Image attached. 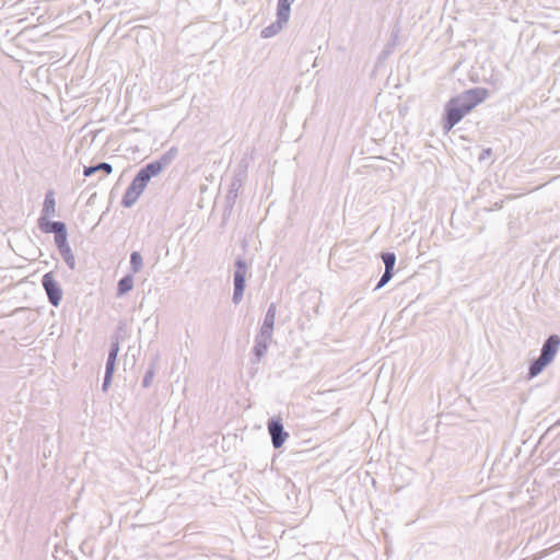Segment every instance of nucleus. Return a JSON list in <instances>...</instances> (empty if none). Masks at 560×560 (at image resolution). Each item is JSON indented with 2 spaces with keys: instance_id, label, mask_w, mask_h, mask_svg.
I'll return each instance as SVG.
<instances>
[{
  "instance_id": "5701e85b",
  "label": "nucleus",
  "mask_w": 560,
  "mask_h": 560,
  "mask_svg": "<svg viewBox=\"0 0 560 560\" xmlns=\"http://www.w3.org/2000/svg\"><path fill=\"white\" fill-rule=\"evenodd\" d=\"M139 197V195L126 189L125 194L122 195L120 203L124 208H131L137 202Z\"/></svg>"
},
{
  "instance_id": "a878e982",
  "label": "nucleus",
  "mask_w": 560,
  "mask_h": 560,
  "mask_svg": "<svg viewBox=\"0 0 560 560\" xmlns=\"http://www.w3.org/2000/svg\"><path fill=\"white\" fill-rule=\"evenodd\" d=\"M116 359H109L107 358L106 364H105V375L114 376L115 368H116Z\"/></svg>"
},
{
  "instance_id": "aec40b11",
  "label": "nucleus",
  "mask_w": 560,
  "mask_h": 560,
  "mask_svg": "<svg viewBox=\"0 0 560 560\" xmlns=\"http://www.w3.org/2000/svg\"><path fill=\"white\" fill-rule=\"evenodd\" d=\"M382 261L385 266L386 271H395L396 265V254L394 252H383L381 253Z\"/></svg>"
},
{
  "instance_id": "412c9836",
  "label": "nucleus",
  "mask_w": 560,
  "mask_h": 560,
  "mask_svg": "<svg viewBox=\"0 0 560 560\" xmlns=\"http://www.w3.org/2000/svg\"><path fill=\"white\" fill-rule=\"evenodd\" d=\"M143 266V258L141 256V254L137 250L132 252L130 254V270H131V273H137L141 270Z\"/></svg>"
},
{
  "instance_id": "6ab92c4d",
  "label": "nucleus",
  "mask_w": 560,
  "mask_h": 560,
  "mask_svg": "<svg viewBox=\"0 0 560 560\" xmlns=\"http://www.w3.org/2000/svg\"><path fill=\"white\" fill-rule=\"evenodd\" d=\"M398 30L392 32L390 39L382 50L380 59H386L394 51V48L396 47L398 40Z\"/></svg>"
},
{
  "instance_id": "423d86ee",
  "label": "nucleus",
  "mask_w": 560,
  "mask_h": 560,
  "mask_svg": "<svg viewBox=\"0 0 560 560\" xmlns=\"http://www.w3.org/2000/svg\"><path fill=\"white\" fill-rule=\"evenodd\" d=\"M268 433L271 438V444L273 448L278 450L283 446L289 433L284 430L283 421L281 417H272L267 423Z\"/></svg>"
},
{
  "instance_id": "cd10ccee",
  "label": "nucleus",
  "mask_w": 560,
  "mask_h": 560,
  "mask_svg": "<svg viewBox=\"0 0 560 560\" xmlns=\"http://www.w3.org/2000/svg\"><path fill=\"white\" fill-rule=\"evenodd\" d=\"M126 189L139 196H141L142 192L144 191V189L138 186L135 180H131V183L128 185Z\"/></svg>"
},
{
  "instance_id": "f257e3e1",
  "label": "nucleus",
  "mask_w": 560,
  "mask_h": 560,
  "mask_svg": "<svg viewBox=\"0 0 560 560\" xmlns=\"http://www.w3.org/2000/svg\"><path fill=\"white\" fill-rule=\"evenodd\" d=\"M490 95L486 88L476 86L452 96L444 105L441 125L445 133L459 124L466 115L485 102Z\"/></svg>"
},
{
  "instance_id": "7ed1b4c3",
  "label": "nucleus",
  "mask_w": 560,
  "mask_h": 560,
  "mask_svg": "<svg viewBox=\"0 0 560 560\" xmlns=\"http://www.w3.org/2000/svg\"><path fill=\"white\" fill-rule=\"evenodd\" d=\"M246 165H240L238 170H236L233 174L231 184L229 186L228 194L225 196L224 209L222 213V220L225 222L232 214L233 208L235 206L236 199L238 197L240 190L244 185V180L247 176Z\"/></svg>"
},
{
  "instance_id": "9b49d317",
  "label": "nucleus",
  "mask_w": 560,
  "mask_h": 560,
  "mask_svg": "<svg viewBox=\"0 0 560 560\" xmlns=\"http://www.w3.org/2000/svg\"><path fill=\"white\" fill-rule=\"evenodd\" d=\"M276 314H277V305L276 303H270L267 312L265 314L262 324L260 326L259 331H262V335L273 334L275 328V320H276Z\"/></svg>"
},
{
  "instance_id": "20e7f679",
  "label": "nucleus",
  "mask_w": 560,
  "mask_h": 560,
  "mask_svg": "<svg viewBox=\"0 0 560 560\" xmlns=\"http://www.w3.org/2000/svg\"><path fill=\"white\" fill-rule=\"evenodd\" d=\"M248 265L244 257L238 256L234 261L232 302L237 305L245 292Z\"/></svg>"
},
{
  "instance_id": "9d476101",
  "label": "nucleus",
  "mask_w": 560,
  "mask_h": 560,
  "mask_svg": "<svg viewBox=\"0 0 560 560\" xmlns=\"http://www.w3.org/2000/svg\"><path fill=\"white\" fill-rule=\"evenodd\" d=\"M559 348H560V336L557 334H551L544 341L539 355H541L542 358L548 360L550 363H552L558 351H559Z\"/></svg>"
},
{
  "instance_id": "a211bd4d",
  "label": "nucleus",
  "mask_w": 560,
  "mask_h": 560,
  "mask_svg": "<svg viewBox=\"0 0 560 560\" xmlns=\"http://www.w3.org/2000/svg\"><path fill=\"white\" fill-rule=\"evenodd\" d=\"M287 24L285 22H281L279 19H277L275 22H272L270 25L262 28L260 36L262 38H270L277 35L283 27V25Z\"/></svg>"
},
{
  "instance_id": "c85d7f7f",
  "label": "nucleus",
  "mask_w": 560,
  "mask_h": 560,
  "mask_svg": "<svg viewBox=\"0 0 560 560\" xmlns=\"http://www.w3.org/2000/svg\"><path fill=\"white\" fill-rule=\"evenodd\" d=\"M112 381H113V376L110 375H105L104 374V377H103V383H102V390L104 393H106L112 384Z\"/></svg>"
},
{
  "instance_id": "2eb2a0df",
  "label": "nucleus",
  "mask_w": 560,
  "mask_h": 560,
  "mask_svg": "<svg viewBox=\"0 0 560 560\" xmlns=\"http://www.w3.org/2000/svg\"><path fill=\"white\" fill-rule=\"evenodd\" d=\"M97 172H103L104 174L109 175L113 172V165L108 162H98L83 167L84 177H90Z\"/></svg>"
},
{
  "instance_id": "f8f14e48",
  "label": "nucleus",
  "mask_w": 560,
  "mask_h": 560,
  "mask_svg": "<svg viewBox=\"0 0 560 560\" xmlns=\"http://www.w3.org/2000/svg\"><path fill=\"white\" fill-rule=\"evenodd\" d=\"M56 213V199L54 190L49 189L45 194L43 208L39 218H51Z\"/></svg>"
},
{
  "instance_id": "39448f33",
  "label": "nucleus",
  "mask_w": 560,
  "mask_h": 560,
  "mask_svg": "<svg viewBox=\"0 0 560 560\" xmlns=\"http://www.w3.org/2000/svg\"><path fill=\"white\" fill-rule=\"evenodd\" d=\"M42 285L46 292L50 305L58 307L62 301L63 291L51 271L45 273L42 277Z\"/></svg>"
},
{
  "instance_id": "4468645a",
  "label": "nucleus",
  "mask_w": 560,
  "mask_h": 560,
  "mask_svg": "<svg viewBox=\"0 0 560 560\" xmlns=\"http://www.w3.org/2000/svg\"><path fill=\"white\" fill-rule=\"evenodd\" d=\"M135 278L132 273H126L121 277L116 287V296L121 298L133 289Z\"/></svg>"
},
{
  "instance_id": "f03ea898",
  "label": "nucleus",
  "mask_w": 560,
  "mask_h": 560,
  "mask_svg": "<svg viewBox=\"0 0 560 560\" xmlns=\"http://www.w3.org/2000/svg\"><path fill=\"white\" fill-rule=\"evenodd\" d=\"M178 155V148L172 147L165 151L159 159L151 161L140 167L132 180L138 186L145 189L150 180L159 176L167 166H170Z\"/></svg>"
},
{
  "instance_id": "4be33fe9",
  "label": "nucleus",
  "mask_w": 560,
  "mask_h": 560,
  "mask_svg": "<svg viewBox=\"0 0 560 560\" xmlns=\"http://www.w3.org/2000/svg\"><path fill=\"white\" fill-rule=\"evenodd\" d=\"M119 350H120V337L118 335H114L110 340V346H109L107 358L117 360Z\"/></svg>"
},
{
  "instance_id": "dca6fc26",
  "label": "nucleus",
  "mask_w": 560,
  "mask_h": 560,
  "mask_svg": "<svg viewBox=\"0 0 560 560\" xmlns=\"http://www.w3.org/2000/svg\"><path fill=\"white\" fill-rule=\"evenodd\" d=\"M158 361H159V354H155L151 362L149 363V366L144 373L143 380H142V387L148 388L152 385V382L154 380L156 369H158Z\"/></svg>"
},
{
  "instance_id": "ddd939ff",
  "label": "nucleus",
  "mask_w": 560,
  "mask_h": 560,
  "mask_svg": "<svg viewBox=\"0 0 560 560\" xmlns=\"http://www.w3.org/2000/svg\"><path fill=\"white\" fill-rule=\"evenodd\" d=\"M549 364L551 363L541 355H539L536 359H533L528 365L527 378L532 380L538 376Z\"/></svg>"
},
{
  "instance_id": "0eeeda50",
  "label": "nucleus",
  "mask_w": 560,
  "mask_h": 560,
  "mask_svg": "<svg viewBox=\"0 0 560 560\" xmlns=\"http://www.w3.org/2000/svg\"><path fill=\"white\" fill-rule=\"evenodd\" d=\"M55 245L62 257L65 264L70 270H74L77 266L74 254L68 242V232L63 235L54 237Z\"/></svg>"
},
{
  "instance_id": "f3484780",
  "label": "nucleus",
  "mask_w": 560,
  "mask_h": 560,
  "mask_svg": "<svg viewBox=\"0 0 560 560\" xmlns=\"http://www.w3.org/2000/svg\"><path fill=\"white\" fill-rule=\"evenodd\" d=\"M292 3L293 2L290 0H278L276 13L277 19H279L281 22L288 23Z\"/></svg>"
},
{
  "instance_id": "bb28decb",
  "label": "nucleus",
  "mask_w": 560,
  "mask_h": 560,
  "mask_svg": "<svg viewBox=\"0 0 560 560\" xmlns=\"http://www.w3.org/2000/svg\"><path fill=\"white\" fill-rule=\"evenodd\" d=\"M492 153H493V151L491 148L483 149L478 156L479 162L487 161L488 159H490L492 156Z\"/></svg>"
},
{
  "instance_id": "6e6552de",
  "label": "nucleus",
  "mask_w": 560,
  "mask_h": 560,
  "mask_svg": "<svg viewBox=\"0 0 560 560\" xmlns=\"http://www.w3.org/2000/svg\"><path fill=\"white\" fill-rule=\"evenodd\" d=\"M272 338L271 334L262 335V331H258L254 339V347L252 349V354L254 359H252L253 363H258L267 353L269 342Z\"/></svg>"
},
{
  "instance_id": "393cba45",
  "label": "nucleus",
  "mask_w": 560,
  "mask_h": 560,
  "mask_svg": "<svg viewBox=\"0 0 560 560\" xmlns=\"http://www.w3.org/2000/svg\"><path fill=\"white\" fill-rule=\"evenodd\" d=\"M395 271H386L384 270L383 275L381 276L378 282L376 283L374 291H377L385 287L394 277Z\"/></svg>"
},
{
  "instance_id": "1a4fd4ad",
  "label": "nucleus",
  "mask_w": 560,
  "mask_h": 560,
  "mask_svg": "<svg viewBox=\"0 0 560 560\" xmlns=\"http://www.w3.org/2000/svg\"><path fill=\"white\" fill-rule=\"evenodd\" d=\"M38 229L45 234H54V237L63 235L68 232L67 225L62 221H52L50 218H38Z\"/></svg>"
},
{
  "instance_id": "b1692460",
  "label": "nucleus",
  "mask_w": 560,
  "mask_h": 560,
  "mask_svg": "<svg viewBox=\"0 0 560 560\" xmlns=\"http://www.w3.org/2000/svg\"><path fill=\"white\" fill-rule=\"evenodd\" d=\"M139 197V195L126 189L125 194L122 195L120 203L124 208H131L137 202Z\"/></svg>"
}]
</instances>
